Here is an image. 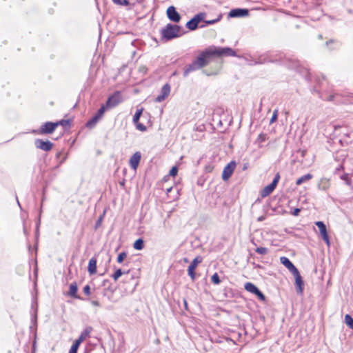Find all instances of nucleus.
<instances>
[{
	"label": "nucleus",
	"mask_w": 353,
	"mask_h": 353,
	"mask_svg": "<svg viewBox=\"0 0 353 353\" xmlns=\"http://www.w3.org/2000/svg\"><path fill=\"white\" fill-rule=\"evenodd\" d=\"M176 37V25L167 24L161 30V40L166 42Z\"/></svg>",
	"instance_id": "2"
},
{
	"label": "nucleus",
	"mask_w": 353,
	"mask_h": 353,
	"mask_svg": "<svg viewBox=\"0 0 353 353\" xmlns=\"http://www.w3.org/2000/svg\"><path fill=\"white\" fill-rule=\"evenodd\" d=\"M249 14V10L245 8H236L232 9L229 12V17L234 18V17H242L248 16Z\"/></svg>",
	"instance_id": "14"
},
{
	"label": "nucleus",
	"mask_w": 353,
	"mask_h": 353,
	"mask_svg": "<svg viewBox=\"0 0 353 353\" xmlns=\"http://www.w3.org/2000/svg\"><path fill=\"white\" fill-rule=\"evenodd\" d=\"M35 146L43 151H50L52 148L53 144L50 141H43L42 139H36Z\"/></svg>",
	"instance_id": "10"
},
{
	"label": "nucleus",
	"mask_w": 353,
	"mask_h": 353,
	"mask_svg": "<svg viewBox=\"0 0 353 353\" xmlns=\"http://www.w3.org/2000/svg\"><path fill=\"white\" fill-rule=\"evenodd\" d=\"M126 256L127 254L125 252H121L117 257V262L119 263H122L123 260L126 258Z\"/></svg>",
	"instance_id": "36"
},
{
	"label": "nucleus",
	"mask_w": 353,
	"mask_h": 353,
	"mask_svg": "<svg viewBox=\"0 0 353 353\" xmlns=\"http://www.w3.org/2000/svg\"><path fill=\"white\" fill-rule=\"evenodd\" d=\"M315 224L319 229L321 236L323 240L325 242V243L328 246H330V242L329 236H328V234L327 232L326 225H325V223L323 221H316L315 223Z\"/></svg>",
	"instance_id": "6"
},
{
	"label": "nucleus",
	"mask_w": 353,
	"mask_h": 353,
	"mask_svg": "<svg viewBox=\"0 0 353 353\" xmlns=\"http://www.w3.org/2000/svg\"><path fill=\"white\" fill-rule=\"evenodd\" d=\"M79 347V345H78L76 343H74L72 347L70 349L69 353H77L78 348Z\"/></svg>",
	"instance_id": "38"
},
{
	"label": "nucleus",
	"mask_w": 353,
	"mask_h": 353,
	"mask_svg": "<svg viewBox=\"0 0 353 353\" xmlns=\"http://www.w3.org/2000/svg\"><path fill=\"white\" fill-rule=\"evenodd\" d=\"M105 112V107L102 106L99 108L97 113L87 123V126L88 128H93L97 123L102 118Z\"/></svg>",
	"instance_id": "7"
},
{
	"label": "nucleus",
	"mask_w": 353,
	"mask_h": 353,
	"mask_svg": "<svg viewBox=\"0 0 353 353\" xmlns=\"http://www.w3.org/2000/svg\"><path fill=\"white\" fill-rule=\"evenodd\" d=\"M255 251H256V252H257L258 254H262V255L266 254L268 252V248H264V247H259V248H257L255 250Z\"/></svg>",
	"instance_id": "33"
},
{
	"label": "nucleus",
	"mask_w": 353,
	"mask_h": 353,
	"mask_svg": "<svg viewBox=\"0 0 353 353\" xmlns=\"http://www.w3.org/2000/svg\"><path fill=\"white\" fill-rule=\"evenodd\" d=\"M319 97L323 99V100H325V101H332L334 98V95H330L328 97H325V96H323L322 94H321L319 95Z\"/></svg>",
	"instance_id": "40"
},
{
	"label": "nucleus",
	"mask_w": 353,
	"mask_h": 353,
	"mask_svg": "<svg viewBox=\"0 0 353 353\" xmlns=\"http://www.w3.org/2000/svg\"><path fill=\"white\" fill-rule=\"evenodd\" d=\"M330 180L326 178H322L318 183V188L321 190L325 191L330 188Z\"/></svg>",
	"instance_id": "19"
},
{
	"label": "nucleus",
	"mask_w": 353,
	"mask_h": 353,
	"mask_svg": "<svg viewBox=\"0 0 353 353\" xmlns=\"http://www.w3.org/2000/svg\"><path fill=\"white\" fill-rule=\"evenodd\" d=\"M341 179L343 181H344L347 185H351L352 182H351L350 179L349 178V174H344L341 175Z\"/></svg>",
	"instance_id": "34"
},
{
	"label": "nucleus",
	"mask_w": 353,
	"mask_h": 353,
	"mask_svg": "<svg viewBox=\"0 0 353 353\" xmlns=\"http://www.w3.org/2000/svg\"><path fill=\"white\" fill-rule=\"evenodd\" d=\"M289 66L293 69L297 70L300 73H302L305 76L306 78L308 77V70L306 68L299 69V63L298 61L294 60L292 61V64L289 65Z\"/></svg>",
	"instance_id": "18"
},
{
	"label": "nucleus",
	"mask_w": 353,
	"mask_h": 353,
	"mask_svg": "<svg viewBox=\"0 0 353 353\" xmlns=\"http://www.w3.org/2000/svg\"><path fill=\"white\" fill-rule=\"evenodd\" d=\"M171 189H172V188H170L167 189V191L170 192L171 190Z\"/></svg>",
	"instance_id": "50"
},
{
	"label": "nucleus",
	"mask_w": 353,
	"mask_h": 353,
	"mask_svg": "<svg viewBox=\"0 0 353 353\" xmlns=\"http://www.w3.org/2000/svg\"><path fill=\"white\" fill-rule=\"evenodd\" d=\"M59 125H66L68 124V121H66V120H61L59 122Z\"/></svg>",
	"instance_id": "46"
},
{
	"label": "nucleus",
	"mask_w": 353,
	"mask_h": 353,
	"mask_svg": "<svg viewBox=\"0 0 353 353\" xmlns=\"http://www.w3.org/2000/svg\"><path fill=\"white\" fill-rule=\"evenodd\" d=\"M101 220V218H100V219L98 221V223H100Z\"/></svg>",
	"instance_id": "53"
},
{
	"label": "nucleus",
	"mask_w": 353,
	"mask_h": 353,
	"mask_svg": "<svg viewBox=\"0 0 353 353\" xmlns=\"http://www.w3.org/2000/svg\"><path fill=\"white\" fill-rule=\"evenodd\" d=\"M77 290H78V288H77V283H72L69 287V292H68L69 296L74 297L75 299H80V297L77 295Z\"/></svg>",
	"instance_id": "22"
},
{
	"label": "nucleus",
	"mask_w": 353,
	"mask_h": 353,
	"mask_svg": "<svg viewBox=\"0 0 353 353\" xmlns=\"http://www.w3.org/2000/svg\"><path fill=\"white\" fill-rule=\"evenodd\" d=\"M343 167L342 165H340V167L339 168H337L336 170H339L343 169Z\"/></svg>",
	"instance_id": "48"
},
{
	"label": "nucleus",
	"mask_w": 353,
	"mask_h": 353,
	"mask_svg": "<svg viewBox=\"0 0 353 353\" xmlns=\"http://www.w3.org/2000/svg\"><path fill=\"white\" fill-rule=\"evenodd\" d=\"M90 274H94L97 272V259L92 257L90 259L88 268Z\"/></svg>",
	"instance_id": "20"
},
{
	"label": "nucleus",
	"mask_w": 353,
	"mask_h": 353,
	"mask_svg": "<svg viewBox=\"0 0 353 353\" xmlns=\"http://www.w3.org/2000/svg\"><path fill=\"white\" fill-rule=\"evenodd\" d=\"M170 174L172 176H175L176 175V165L172 168L170 171Z\"/></svg>",
	"instance_id": "42"
},
{
	"label": "nucleus",
	"mask_w": 353,
	"mask_h": 353,
	"mask_svg": "<svg viewBox=\"0 0 353 353\" xmlns=\"http://www.w3.org/2000/svg\"><path fill=\"white\" fill-rule=\"evenodd\" d=\"M168 17L174 22H176V10L174 6H170L167 10Z\"/></svg>",
	"instance_id": "21"
},
{
	"label": "nucleus",
	"mask_w": 353,
	"mask_h": 353,
	"mask_svg": "<svg viewBox=\"0 0 353 353\" xmlns=\"http://www.w3.org/2000/svg\"><path fill=\"white\" fill-rule=\"evenodd\" d=\"M221 16H219V17H218L216 19H213V20H205V25H202V26H201V28H204V27H205V26H206V25H212V24H214V23H217L218 21H220V19H221Z\"/></svg>",
	"instance_id": "30"
},
{
	"label": "nucleus",
	"mask_w": 353,
	"mask_h": 353,
	"mask_svg": "<svg viewBox=\"0 0 353 353\" xmlns=\"http://www.w3.org/2000/svg\"><path fill=\"white\" fill-rule=\"evenodd\" d=\"M277 118V112H274L271 119H270V123H273L274 121H276Z\"/></svg>",
	"instance_id": "43"
},
{
	"label": "nucleus",
	"mask_w": 353,
	"mask_h": 353,
	"mask_svg": "<svg viewBox=\"0 0 353 353\" xmlns=\"http://www.w3.org/2000/svg\"><path fill=\"white\" fill-rule=\"evenodd\" d=\"M83 292L85 294L89 296L90 294V287L89 285H86L84 288H83Z\"/></svg>",
	"instance_id": "41"
},
{
	"label": "nucleus",
	"mask_w": 353,
	"mask_h": 353,
	"mask_svg": "<svg viewBox=\"0 0 353 353\" xmlns=\"http://www.w3.org/2000/svg\"><path fill=\"white\" fill-rule=\"evenodd\" d=\"M236 167V163L234 161H231L223 169L222 173V179L223 180H228L231 175L232 174Z\"/></svg>",
	"instance_id": "9"
},
{
	"label": "nucleus",
	"mask_w": 353,
	"mask_h": 353,
	"mask_svg": "<svg viewBox=\"0 0 353 353\" xmlns=\"http://www.w3.org/2000/svg\"><path fill=\"white\" fill-rule=\"evenodd\" d=\"M236 52L229 47L221 48L216 46H210L205 51L202 52L199 56L189 65L187 70L184 72V75H187L190 71L200 69L207 65L212 57H235Z\"/></svg>",
	"instance_id": "1"
},
{
	"label": "nucleus",
	"mask_w": 353,
	"mask_h": 353,
	"mask_svg": "<svg viewBox=\"0 0 353 353\" xmlns=\"http://www.w3.org/2000/svg\"><path fill=\"white\" fill-rule=\"evenodd\" d=\"M92 330V327H86L80 334L79 337L74 341V343H77L80 345V344L85 340L88 337H89L90 334Z\"/></svg>",
	"instance_id": "17"
},
{
	"label": "nucleus",
	"mask_w": 353,
	"mask_h": 353,
	"mask_svg": "<svg viewBox=\"0 0 353 353\" xmlns=\"http://www.w3.org/2000/svg\"><path fill=\"white\" fill-rule=\"evenodd\" d=\"M125 272H123L121 269H118L115 271V272L112 274V277L114 281H117L122 274Z\"/></svg>",
	"instance_id": "31"
},
{
	"label": "nucleus",
	"mask_w": 353,
	"mask_h": 353,
	"mask_svg": "<svg viewBox=\"0 0 353 353\" xmlns=\"http://www.w3.org/2000/svg\"><path fill=\"white\" fill-rule=\"evenodd\" d=\"M280 261L284 266H285L289 270V271L292 274L298 270V269L294 266V265L290 261V260L288 258L285 256H281L280 258Z\"/></svg>",
	"instance_id": "16"
},
{
	"label": "nucleus",
	"mask_w": 353,
	"mask_h": 353,
	"mask_svg": "<svg viewBox=\"0 0 353 353\" xmlns=\"http://www.w3.org/2000/svg\"><path fill=\"white\" fill-rule=\"evenodd\" d=\"M141 154L140 152H136L130 159L129 164L132 169L136 170L139 166Z\"/></svg>",
	"instance_id": "13"
},
{
	"label": "nucleus",
	"mask_w": 353,
	"mask_h": 353,
	"mask_svg": "<svg viewBox=\"0 0 353 353\" xmlns=\"http://www.w3.org/2000/svg\"><path fill=\"white\" fill-rule=\"evenodd\" d=\"M259 221H261V220H263V218H262V217H260V218H259Z\"/></svg>",
	"instance_id": "52"
},
{
	"label": "nucleus",
	"mask_w": 353,
	"mask_h": 353,
	"mask_svg": "<svg viewBox=\"0 0 353 353\" xmlns=\"http://www.w3.org/2000/svg\"><path fill=\"white\" fill-rule=\"evenodd\" d=\"M313 177L312 174L308 173V174H306L302 176H301L300 178H299L296 181V185H301L304 182H306V181H310V179H312Z\"/></svg>",
	"instance_id": "24"
},
{
	"label": "nucleus",
	"mask_w": 353,
	"mask_h": 353,
	"mask_svg": "<svg viewBox=\"0 0 353 353\" xmlns=\"http://www.w3.org/2000/svg\"><path fill=\"white\" fill-rule=\"evenodd\" d=\"M206 16L205 12H199L186 23V27L190 30H194L198 28L199 23L203 21Z\"/></svg>",
	"instance_id": "4"
},
{
	"label": "nucleus",
	"mask_w": 353,
	"mask_h": 353,
	"mask_svg": "<svg viewBox=\"0 0 353 353\" xmlns=\"http://www.w3.org/2000/svg\"><path fill=\"white\" fill-rule=\"evenodd\" d=\"M211 281L215 285H219L221 283V280L217 273H214L212 276Z\"/></svg>",
	"instance_id": "32"
},
{
	"label": "nucleus",
	"mask_w": 353,
	"mask_h": 353,
	"mask_svg": "<svg viewBox=\"0 0 353 353\" xmlns=\"http://www.w3.org/2000/svg\"><path fill=\"white\" fill-rule=\"evenodd\" d=\"M58 125H59V123L46 122L41 126L40 132L41 134H50Z\"/></svg>",
	"instance_id": "12"
},
{
	"label": "nucleus",
	"mask_w": 353,
	"mask_h": 353,
	"mask_svg": "<svg viewBox=\"0 0 353 353\" xmlns=\"http://www.w3.org/2000/svg\"><path fill=\"white\" fill-rule=\"evenodd\" d=\"M134 124L136 125V128L137 130H139L141 132H144L146 130V127L143 123L137 122V123H134Z\"/></svg>",
	"instance_id": "37"
},
{
	"label": "nucleus",
	"mask_w": 353,
	"mask_h": 353,
	"mask_svg": "<svg viewBox=\"0 0 353 353\" xmlns=\"http://www.w3.org/2000/svg\"><path fill=\"white\" fill-rule=\"evenodd\" d=\"M91 304L94 306H96V307H99L100 306V303L98 301H91Z\"/></svg>",
	"instance_id": "45"
},
{
	"label": "nucleus",
	"mask_w": 353,
	"mask_h": 353,
	"mask_svg": "<svg viewBox=\"0 0 353 353\" xmlns=\"http://www.w3.org/2000/svg\"><path fill=\"white\" fill-rule=\"evenodd\" d=\"M300 211H301V210L299 208H295L292 214L294 216H298L299 212H300Z\"/></svg>",
	"instance_id": "44"
},
{
	"label": "nucleus",
	"mask_w": 353,
	"mask_h": 353,
	"mask_svg": "<svg viewBox=\"0 0 353 353\" xmlns=\"http://www.w3.org/2000/svg\"><path fill=\"white\" fill-rule=\"evenodd\" d=\"M266 139H267V135L265 134L261 133L259 134L256 141L260 144V143L264 142L266 140Z\"/></svg>",
	"instance_id": "35"
},
{
	"label": "nucleus",
	"mask_w": 353,
	"mask_h": 353,
	"mask_svg": "<svg viewBox=\"0 0 353 353\" xmlns=\"http://www.w3.org/2000/svg\"><path fill=\"white\" fill-rule=\"evenodd\" d=\"M177 31H178V37L184 33L183 30H181V28L179 26H178Z\"/></svg>",
	"instance_id": "47"
},
{
	"label": "nucleus",
	"mask_w": 353,
	"mask_h": 353,
	"mask_svg": "<svg viewBox=\"0 0 353 353\" xmlns=\"http://www.w3.org/2000/svg\"><path fill=\"white\" fill-rule=\"evenodd\" d=\"M280 179V174L279 173H276L274 176V178L272 181V182L269 184L268 185L264 187L263 190L261 191V196L262 197H266L268 195H270L276 188L279 181Z\"/></svg>",
	"instance_id": "3"
},
{
	"label": "nucleus",
	"mask_w": 353,
	"mask_h": 353,
	"mask_svg": "<svg viewBox=\"0 0 353 353\" xmlns=\"http://www.w3.org/2000/svg\"><path fill=\"white\" fill-rule=\"evenodd\" d=\"M259 299H260L261 301H264L265 300V295L259 290V289L256 292V293L254 294Z\"/></svg>",
	"instance_id": "39"
},
{
	"label": "nucleus",
	"mask_w": 353,
	"mask_h": 353,
	"mask_svg": "<svg viewBox=\"0 0 353 353\" xmlns=\"http://www.w3.org/2000/svg\"><path fill=\"white\" fill-rule=\"evenodd\" d=\"M170 93V86L166 83L162 87L161 93L156 97L155 101L159 103L164 101L169 96Z\"/></svg>",
	"instance_id": "11"
},
{
	"label": "nucleus",
	"mask_w": 353,
	"mask_h": 353,
	"mask_svg": "<svg viewBox=\"0 0 353 353\" xmlns=\"http://www.w3.org/2000/svg\"><path fill=\"white\" fill-rule=\"evenodd\" d=\"M184 303H185V304H184V306H186V305H187V303H186V301H184Z\"/></svg>",
	"instance_id": "51"
},
{
	"label": "nucleus",
	"mask_w": 353,
	"mask_h": 353,
	"mask_svg": "<svg viewBox=\"0 0 353 353\" xmlns=\"http://www.w3.org/2000/svg\"><path fill=\"white\" fill-rule=\"evenodd\" d=\"M202 259L199 256L196 257L190 264L188 268V275L190 276L192 281L195 280V272L194 270L197 267L198 264L200 263Z\"/></svg>",
	"instance_id": "8"
},
{
	"label": "nucleus",
	"mask_w": 353,
	"mask_h": 353,
	"mask_svg": "<svg viewBox=\"0 0 353 353\" xmlns=\"http://www.w3.org/2000/svg\"><path fill=\"white\" fill-rule=\"evenodd\" d=\"M292 274L295 279V284L297 287V292L299 294H302V292L303 291V281L302 280V277H301L299 270L296 271Z\"/></svg>",
	"instance_id": "15"
},
{
	"label": "nucleus",
	"mask_w": 353,
	"mask_h": 353,
	"mask_svg": "<svg viewBox=\"0 0 353 353\" xmlns=\"http://www.w3.org/2000/svg\"><path fill=\"white\" fill-rule=\"evenodd\" d=\"M144 247V241L142 239H139L135 241L133 244V248L137 250H141Z\"/></svg>",
	"instance_id": "26"
},
{
	"label": "nucleus",
	"mask_w": 353,
	"mask_h": 353,
	"mask_svg": "<svg viewBox=\"0 0 353 353\" xmlns=\"http://www.w3.org/2000/svg\"><path fill=\"white\" fill-rule=\"evenodd\" d=\"M345 322L351 329H353V319L350 314L345 316Z\"/></svg>",
	"instance_id": "29"
},
{
	"label": "nucleus",
	"mask_w": 353,
	"mask_h": 353,
	"mask_svg": "<svg viewBox=\"0 0 353 353\" xmlns=\"http://www.w3.org/2000/svg\"><path fill=\"white\" fill-rule=\"evenodd\" d=\"M142 112H143V109L142 108L141 109H138L136 111V112H135V114H134V115L133 117V123H137V122H139V119H140V117H141V116L142 114Z\"/></svg>",
	"instance_id": "28"
},
{
	"label": "nucleus",
	"mask_w": 353,
	"mask_h": 353,
	"mask_svg": "<svg viewBox=\"0 0 353 353\" xmlns=\"http://www.w3.org/2000/svg\"><path fill=\"white\" fill-rule=\"evenodd\" d=\"M244 288L248 292L254 294L259 290V288L255 285L250 282L246 283L244 285Z\"/></svg>",
	"instance_id": "25"
},
{
	"label": "nucleus",
	"mask_w": 353,
	"mask_h": 353,
	"mask_svg": "<svg viewBox=\"0 0 353 353\" xmlns=\"http://www.w3.org/2000/svg\"><path fill=\"white\" fill-rule=\"evenodd\" d=\"M177 19H178V21L180 20V15L178 13V17H177Z\"/></svg>",
	"instance_id": "49"
},
{
	"label": "nucleus",
	"mask_w": 353,
	"mask_h": 353,
	"mask_svg": "<svg viewBox=\"0 0 353 353\" xmlns=\"http://www.w3.org/2000/svg\"><path fill=\"white\" fill-rule=\"evenodd\" d=\"M272 61H274V60L272 58L268 57L267 55H262L258 59V61H256V63L262 64L266 62Z\"/></svg>",
	"instance_id": "27"
},
{
	"label": "nucleus",
	"mask_w": 353,
	"mask_h": 353,
	"mask_svg": "<svg viewBox=\"0 0 353 353\" xmlns=\"http://www.w3.org/2000/svg\"><path fill=\"white\" fill-rule=\"evenodd\" d=\"M139 0H112L113 3L119 6H128L134 4Z\"/></svg>",
	"instance_id": "23"
},
{
	"label": "nucleus",
	"mask_w": 353,
	"mask_h": 353,
	"mask_svg": "<svg viewBox=\"0 0 353 353\" xmlns=\"http://www.w3.org/2000/svg\"><path fill=\"white\" fill-rule=\"evenodd\" d=\"M123 101L121 92L119 91L115 92L112 96H110L107 101L106 106L109 108H114L118 104L121 103Z\"/></svg>",
	"instance_id": "5"
}]
</instances>
